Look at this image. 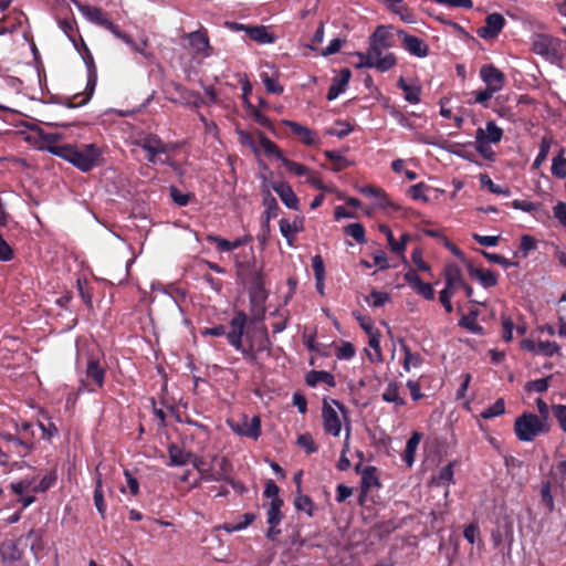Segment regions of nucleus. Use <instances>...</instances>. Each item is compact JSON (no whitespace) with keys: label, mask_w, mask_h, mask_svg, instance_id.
<instances>
[{"label":"nucleus","mask_w":566,"mask_h":566,"mask_svg":"<svg viewBox=\"0 0 566 566\" xmlns=\"http://www.w3.org/2000/svg\"><path fill=\"white\" fill-rule=\"evenodd\" d=\"M346 234L350 235L358 243H364L365 239V229L360 223H350L345 228Z\"/></svg>","instance_id":"5fc2aeb1"},{"label":"nucleus","mask_w":566,"mask_h":566,"mask_svg":"<svg viewBox=\"0 0 566 566\" xmlns=\"http://www.w3.org/2000/svg\"><path fill=\"white\" fill-rule=\"evenodd\" d=\"M398 86L403 91L405 99L410 104H418L420 102L421 88L415 84H407L401 77L398 81Z\"/></svg>","instance_id":"72a5a7b5"},{"label":"nucleus","mask_w":566,"mask_h":566,"mask_svg":"<svg viewBox=\"0 0 566 566\" xmlns=\"http://www.w3.org/2000/svg\"><path fill=\"white\" fill-rule=\"evenodd\" d=\"M560 350V347L555 342H538L537 343V350L536 355H544L547 357H552L555 354H558Z\"/></svg>","instance_id":"09e8293b"},{"label":"nucleus","mask_w":566,"mask_h":566,"mask_svg":"<svg viewBox=\"0 0 566 566\" xmlns=\"http://www.w3.org/2000/svg\"><path fill=\"white\" fill-rule=\"evenodd\" d=\"M401 349L405 355L402 365L406 371H410L411 368H419L422 365L423 358L419 353H412L406 344H401Z\"/></svg>","instance_id":"473e14b6"},{"label":"nucleus","mask_w":566,"mask_h":566,"mask_svg":"<svg viewBox=\"0 0 566 566\" xmlns=\"http://www.w3.org/2000/svg\"><path fill=\"white\" fill-rule=\"evenodd\" d=\"M263 205L265 207V214H266L265 222H266V224H269L270 219L276 216L277 203H276L275 198L269 193L264 197Z\"/></svg>","instance_id":"bf43d9fd"},{"label":"nucleus","mask_w":566,"mask_h":566,"mask_svg":"<svg viewBox=\"0 0 566 566\" xmlns=\"http://www.w3.org/2000/svg\"><path fill=\"white\" fill-rule=\"evenodd\" d=\"M402 42L406 50L418 57H426L429 53V48L420 38L402 34Z\"/></svg>","instance_id":"412c9836"},{"label":"nucleus","mask_w":566,"mask_h":566,"mask_svg":"<svg viewBox=\"0 0 566 566\" xmlns=\"http://www.w3.org/2000/svg\"><path fill=\"white\" fill-rule=\"evenodd\" d=\"M324 155L326 156V158L333 161V170L335 171H340L352 165V163L343 155H340L338 151L326 150Z\"/></svg>","instance_id":"a19ab883"},{"label":"nucleus","mask_w":566,"mask_h":566,"mask_svg":"<svg viewBox=\"0 0 566 566\" xmlns=\"http://www.w3.org/2000/svg\"><path fill=\"white\" fill-rule=\"evenodd\" d=\"M350 78V71L348 69L342 70L339 75L336 76L328 90L327 98L333 101L345 91L346 85Z\"/></svg>","instance_id":"393cba45"},{"label":"nucleus","mask_w":566,"mask_h":566,"mask_svg":"<svg viewBox=\"0 0 566 566\" xmlns=\"http://www.w3.org/2000/svg\"><path fill=\"white\" fill-rule=\"evenodd\" d=\"M346 419V410L340 403L336 400H324L322 420L325 433L338 437L342 431L343 420Z\"/></svg>","instance_id":"39448f33"},{"label":"nucleus","mask_w":566,"mask_h":566,"mask_svg":"<svg viewBox=\"0 0 566 566\" xmlns=\"http://www.w3.org/2000/svg\"><path fill=\"white\" fill-rule=\"evenodd\" d=\"M453 469L452 464L449 463L444 467H442L439 471V473L434 476H432L430 484L434 486H449L453 483Z\"/></svg>","instance_id":"2f4dec72"},{"label":"nucleus","mask_w":566,"mask_h":566,"mask_svg":"<svg viewBox=\"0 0 566 566\" xmlns=\"http://www.w3.org/2000/svg\"><path fill=\"white\" fill-rule=\"evenodd\" d=\"M355 348L352 343L344 342L336 349V357L340 360H347L355 356Z\"/></svg>","instance_id":"4d7b16f0"},{"label":"nucleus","mask_w":566,"mask_h":566,"mask_svg":"<svg viewBox=\"0 0 566 566\" xmlns=\"http://www.w3.org/2000/svg\"><path fill=\"white\" fill-rule=\"evenodd\" d=\"M353 130V127L350 124L346 122H337L335 125L326 130L327 135L336 136L338 138H343L350 134Z\"/></svg>","instance_id":"8fccbe9b"},{"label":"nucleus","mask_w":566,"mask_h":566,"mask_svg":"<svg viewBox=\"0 0 566 566\" xmlns=\"http://www.w3.org/2000/svg\"><path fill=\"white\" fill-rule=\"evenodd\" d=\"M49 153L72 164L78 170L87 172L102 163V150L95 144L87 145H49Z\"/></svg>","instance_id":"f257e3e1"},{"label":"nucleus","mask_w":566,"mask_h":566,"mask_svg":"<svg viewBox=\"0 0 566 566\" xmlns=\"http://www.w3.org/2000/svg\"><path fill=\"white\" fill-rule=\"evenodd\" d=\"M116 38L122 40L124 43L130 46L132 50L142 54L144 57H150V53L146 50L147 40H143L140 43H136L128 34L124 33L123 31H120V36Z\"/></svg>","instance_id":"58836bf2"},{"label":"nucleus","mask_w":566,"mask_h":566,"mask_svg":"<svg viewBox=\"0 0 566 566\" xmlns=\"http://www.w3.org/2000/svg\"><path fill=\"white\" fill-rule=\"evenodd\" d=\"M552 174L558 178L566 177V158L563 153L553 158Z\"/></svg>","instance_id":"864d4df0"},{"label":"nucleus","mask_w":566,"mask_h":566,"mask_svg":"<svg viewBox=\"0 0 566 566\" xmlns=\"http://www.w3.org/2000/svg\"><path fill=\"white\" fill-rule=\"evenodd\" d=\"M547 423L534 413H523L514 423V431L518 440L533 441L537 436L548 432Z\"/></svg>","instance_id":"20e7f679"},{"label":"nucleus","mask_w":566,"mask_h":566,"mask_svg":"<svg viewBox=\"0 0 566 566\" xmlns=\"http://www.w3.org/2000/svg\"><path fill=\"white\" fill-rule=\"evenodd\" d=\"M411 237L408 233H403L399 240H395L394 244H391V252L402 256L405 254L407 244L410 242Z\"/></svg>","instance_id":"052dcab7"},{"label":"nucleus","mask_w":566,"mask_h":566,"mask_svg":"<svg viewBox=\"0 0 566 566\" xmlns=\"http://www.w3.org/2000/svg\"><path fill=\"white\" fill-rule=\"evenodd\" d=\"M381 398L384 401L388 403H392L396 408L402 407L406 403V400L400 395V388L397 382L391 381L387 385L384 390Z\"/></svg>","instance_id":"bb28decb"},{"label":"nucleus","mask_w":566,"mask_h":566,"mask_svg":"<svg viewBox=\"0 0 566 566\" xmlns=\"http://www.w3.org/2000/svg\"><path fill=\"white\" fill-rule=\"evenodd\" d=\"M427 190L428 187L423 182H419L410 187L409 195L413 200L428 202L429 198L427 196Z\"/></svg>","instance_id":"6e6d98bb"},{"label":"nucleus","mask_w":566,"mask_h":566,"mask_svg":"<svg viewBox=\"0 0 566 566\" xmlns=\"http://www.w3.org/2000/svg\"><path fill=\"white\" fill-rule=\"evenodd\" d=\"M294 504L296 510L303 511L310 516L313 515L314 503L312 502L310 496L298 493L297 496L295 497Z\"/></svg>","instance_id":"3c124183"},{"label":"nucleus","mask_w":566,"mask_h":566,"mask_svg":"<svg viewBox=\"0 0 566 566\" xmlns=\"http://www.w3.org/2000/svg\"><path fill=\"white\" fill-rule=\"evenodd\" d=\"M94 505L99 513L102 517L105 516L106 513V504L104 501V492H103V484H102V478L98 474L95 483V490H94Z\"/></svg>","instance_id":"4c0bfd02"},{"label":"nucleus","mask_w":566,"mask_h":566,"mask_svg":"<svg viewBox=\"0 0 566 566\" xmlns=\"http://www.w3.org/2000/svg\"><path fill=\"white\" fill-rule=\"evenodd\" d=\"M182 45L192 59L199 61L211 56L213 52L206 30H197L185 34L182 36Z\"/></svg>","instance_id":"0eeeda50"},{"label":"nucleus","mask_w":566,"mask_h":566,"mask_svg":"<svg viewBox=\"0 0 566 566\" xmlns=\"http://www.w3.org/2000/svg\"><path fill=\"white\" fill-rule=\"evenodd\" d=\"M105 370L99 367L96 360H90L86 366V378L92 381V384L101 388L104 384Z\"/></svg>","instance_id":"c756f323"},{"label":"nucleus","mask_w":566,"mask_h":566,"mask_svg":"<svg viewBox=\"0 0 566 566\" xmlns=\"http://www.w3.org/2000/svg\"><path fill=\"white\" fill-rule=\"evenodd\" d=\"M551 144L546 138H543L539 145V151L533 163L534 168H538L547 158Z\"/></svg>","instance_id":"680f3d73"},{"label":"nucleus","mask_w":566,"mask_h":566,"mask_svg":"<svg viewBox=\"0 0 566 566\" xmlns=\"http://www.w3.org/2000/svg\"><path fill=\"white\" fill-rule=\"evenodd\" d=\"M12 491L19 495V501L22 503L23 507H28L34 502V496L32 492L33 481L31 480H21L19 482L11 484Z\"/></svg>","instance_id":"aec40b11"},{"label":"nucleus","mask_w":566,"mask_h":566,"mask_svg":"<svg viewBox=\"0 0 566 566\" xmlns=\"http://www.w3.org/2000/svg\"><path fill=\"white\" fill-rule=\"evenodd\" d=\"M368 345L374 354H368V359L373 363H381L384 357L380 348V334L378 331L368 334Z\"/></svg>","instance_id":"f704fd0d"},{"label":"nucleus","mask_w":566,"mask_h":566,"mask_svg":"<svg viewBox=\"0 0 566 566\" xmlns=\"http://www.w3.org/2000/svg\"><path fill=\"white\" fill-rule=\"evenodd\" d=\"M552 409L560 429L566 432V406L554 405Z\"/></svg>","instance_id":"774afa93"},{"label":"nucleus","mask_w":566,"mask_h":566,"mask_svg":"<svg viewBox=\"0 0 566 566\" xmlns=\"http://www.w3.org/2000/svg\"><path fill=\"white\" fill-rule=\"evenodd\" d=\"M312 268L314 271L315 280L323 281L325 277V266L321 255H315L312 258Z\"/></svg>","instance_id":"69168bd1"},{"label":"nucleus","mask_w":566,"mask_h":566,"mask_svg":"<svg viewBox=\"0 0 566 566\" xmlns=\"http://www.w3.org/2000/svg\"><path fill=\"white\" fill-rule=\"evenodd\" d=\"M260 145L264 153L269 156H274L282 163V158H285L279 147L269 138L262 136L260 140Z\"/></svg>","instance_id":"de8ad7c7"},{"label":"nucleus","mask_w":566,"mask_h":566,"mask_svg":"<svg viewBox=\"0 0 566 566\" xmlns=\"http://www.w3.org/2000/svg\"><path fill=\"white\" fill-rule=\"evenodd\" d=\"M469 274L476 279L483 287H492L497 283V275L492 270L469 266Z\"/></svg>","instance_id":"b1692460"},{"label":"nucleus","mask_w":566,"mask_h":566,"mask_svg":"<svg viewBox=\"0 0 566 566\" xmlns=\"http://www.w3.org/2000/svg\"><path fill=\"white\" fill-rule=\"evenodd\" d=\"M470 95L472 98L468 101L469 104H480L484 107H488L489 102L493 97L494 93L490 92L488 88H483L474 91Z\"/></svg>","instance_id":"49530a36"},{"label":"nucleus","mask_w":566,"mask_h":566,"mask_svg":"<svg viewBox=\"0 0 566 566\" xmlns=\"http://www.w3.org/2000/svg\"><path fill=\"white\" fill-rule=\"evenodd\" d=\"M282 124L289 127L305 145L318 146L321 144L318 135L311 128L289 119L282 120Z\"/></svg>","instance_id":"4468645a"},{"label":"nucleus","mask_w":566,"mask_h":566,"mask_svg":"<svg viewBox=\"0 0 566 566\" xmlns=\"http://www.w3.org/2000/svg\"><path fill=\"white\" fill-rule=\"evenodd\" d=\"M480 78L485 84V88L494 94L501 92L506 83L504 73L493 64H485L480 69Z\"/></svg>","instance_id":"1a4fd4ad"},{"label":"nucleus","mask_w":566,"mask_h":566,"mask_svg":"<svg viewBox=\"0 0 566 566\" xmlns=\"http://www.w3.org/2000/svg\"><path fill=\"white\" fill-rule=\"evenodd\" d=\"M260 77L266 91L272 94L283 93V86L279 83V74L270 64L265 63L262 66Z\"/></svg>","instance_id":"a211bd4d"},{"label":"nucleus","mask_w":566,"mask_h":566,"mask_svg":"<svg viewBox=\"0 0 566 566\" xmlns=\"http://www.w3.org/2000/svg\"><path fill=\"white\" fill-rule=\"evenodd\" d=\"M358 191L366 197L374 199V205L378 208H386L390 205V200L386 192L379 188L371 185L363 186L358 188Z\"/></svg>","instance_id":"4be33fe9"},{"label":"nucleus","mask_w":566,"mask_h":566,"mask_svg":"<svg viewBox=\"0 0 566 566\" xmlns=\"http://www.w3.org/2000/svg\"><path fill=\"white\" fill-rule=\"evenodd\" d=\"M324 382L329 387H335L334 376L325 370H312L306 376V384L311 387H315L317 384Z\"/></svg>","instance_id":"c85d7f7f"},{"label":"nucleus","mask_w":566,"mask_h":566,"mask_svg":"<svg viewBox=\"0 0 566 566\" xmlns=\"http://www.w3.org/2000/svg\"><path fill=\"white\" fill-rule=\"evenodd\" d=\"M504 27V18L499 13L489 14L485 24L478 30V34L482 39H493L497 36Z\"/></svg>","instance_id":"2eb2a0df"},{"label":"nucleus","mask_w":566,"mask_h":566,"mask_svg":"<svg viewBox=\"0 0 566 566\" xmlns=\"http://www.w3.org/2000/svg\"><path fill=\"white\" fill-rule=\"evenodd\" d=\"M483 255L491 262L503 266L504 269H509L511 266H515L516 264L507 260L505 256L497 253H490L483 251Z\"/></svg>","instance_id":"0e129e2a"},{"label":"nucleus","mask_w":566,"mask_h":566,"mask_svg":"<svg viewBox=\"0 0 566 566\" xmlns=\"http://www.w3.org/2000/svg\"><path fill=\"white\" fill-rule=\"evenodd\" d=\"M177 90L180 93V102L181 103L187 104V105H192L196 107L203 104V99L201 98L199 93L188 91L181 86H178Z\"/></svg>","instance_id":"37998d69"},{"label":"nucleus","mask_w":566,"mask_h":566,"mask_svg":"<svg viewBox=\"0 0 566 566\" xmlns=\"http://www.w3.org/2000/svg\"><path fill=\"white\" fill-rule=\"evenodd\" d=\"M140 147L146 151V157L150 163L163 164L166 160L163 155L168 151V146L156 136L145 137L139 143Z\"/></svg>","instance_id":"f8f14e48"},{"label":"nucleus","mask_w":566,"mask_h":566,"mask_svg":"<svg viewBox=\"0 0 566 566\" xmlns=\"http://www.w3.org/2000/svg\"><path fill=\"white\" fill-rule=\"evenodd\" d=\"M282 165L292 174L298 176V177H304L305 175L310 174V168L302 165V164H298V163H295V161H292V160H289L287 158H282Z\"/></svg>","instance_id":"603ef678"},{"label":"nucleus","mask_w":566,"mask_h":566,"mask_svg":"<svg viewBox=\"0 0 566 566\" xmlns=\"http://www.w3.org/2000/svg\"><path fill=\"white\" fill-rule=\"evenodd\" d=\"M283 505L282 500H274L270 502L269 509H268V517L266 522L269 524V531H268V537L271 539H274L275 536L280 533L279 530H276V526L280 524L282 520V513L281 507Z\"/></svg>","instance_id":"dca6fc26"},{"label":"nucleus","mask_w":566,"mask_h":566,"mask_svg":"<svg viewBox=\"0 0 566 566\" xmlns=\"http://www.w3.org/2000/svg\"><path fill=\"white\" fill-rule=\"evenodd\" d=\"M206 239H207L208 242L214 243L216 248H217V250L219 252H230V251H232L229 240H226L223 238H220V237L213 235V234L207 235Z\"/></svg>","instance_id":"338daca9"},{"label":"nucleus","mask_w":566,"mask_h":566,"mask_svg":"<svg viewBox=\"0 0 566 566\" xmlns=\"http://www.w3.org/2000/svg\"><path fill=\"white\" fill-rule=\"evenodd\" d=\"M385 6L398 14L403 22L411 23L415 21L412 12L409 10L403 0H381Z\"/></svg>","instance_id":"a878e982"},{"label":"nucleus","mask_w":566,"mask_h":566,"mask_svg":"<svg viewBox=\"0 0 566 566\" xmlns=\"http://www.w3.org/2000/svg\"><path fill=\"white\" fill-rule=\"evenodd\" d=\"M421 434L418 432H415L410 439L407 441L406 450L403 453V461L408 467H411L415 462V453L416 450L420 443Z\"/></svg>","instance_id":"c9c22d12"},{"label":"nucleus","mask_w":566,"mask_h":566,"mask_svg":"<svg viewBox=\"0 0 566 566\" xmlns=\"http://www.w3.org/2000/svg\"><path fill=\"white\" fill-rule=\"evenodd\" d=\"M390 45L389 33L384 28H378L373 34L370 45L367 50L371 61L377 64L374 65V69L380 72H386L395 66V55L386 51Z\"/></svg>","instance_id":"f03ea898"},{"label":"nucleus","mask_w":566,"mask_h":566,"mask_svg":"<svg viewBox=\"0 0 566 566\" xmlns=\"http://www.w3.org/2000/svg\"><path fill=\"white\" fill-rule=\"evenodd\" d=\"M505 412V401L503 398L496 399V401L491 405L490 407L485 408L481 415L480 418L482 419H491L494 417H499Z\"/></svg>","instance_id":"79ce46f5"},{"label":"nucleus","mask_w":566,"mask_h":566,"mask_svg":"<svg viewBox=\"0 0 566 566\" xmlns=\"http://www.w3.org/2000/svg\"><path fill=\"white\" fill-rule=\"evenodd\" d=\"M532 49L534 53L555 61L566 53V42L547 34H536L532 40Z\"/></svg>","instance_id":"423d86ee"},{"label":"nucleus","mask_w":566,"mask_h":566,"mask_svg":"<svg viewBox=\"0 0 566 566\" xmlns=\"http://www.w3.org/2000/svg\"><path fill=\"white\" fill-rule=\"evenodd\" d=\"M192 464L205 481L220 482L229 480L230 464L226 458L212 457L210 460L195 458Z\"/></svg>","instance_id":"7ed1b4c3"},{"label":"nucleus","mask_w":566,"mask_h":566,"mask_svg":"<svg viewBox=\"0 0 566 566\" xmlns=\"http://www.w3.org/2000/svg\"><path fill=\"white\" fill-rule=\"evenodd\" d=\"M480 184L482 187L488 188L492 193L502 195L505 197L511 195L509 188H504L494 184L486 174L480 175Z\"/></svg>","instance_id":"a18cd8bd"},{"label":"nucleus","mask_w":566,"mask_h":566,"mask_svg":"<svg viewBox=\"0 0 566 566\" xmlns=\"http://www.w3.org/2000/svg\"><path fill=\"white\" fill-rule=\"evenodd\" d=\"M302 230V220L295 219L293 222H290L286 219H282L280 221V231L282 235L287 240L290 245H292L295 234Z\"/></svg>","instance_id":"cd10ccee"},{"label":"nucleus","mask_w":566,"mask_h":566,"mask_svg":"<svg viewBox=\"0 0 566 566\" xmlns=\"http://www.w3.org/2000/svg\"><path fill=\"white\" fill-rule=\"evenodd\" d=\"M230 429L239 436L258 439L261 433L260 419L258 417L248 418L243 416L240 420L235 421L229 419L227 421Z\"/></svg>","instance_id":"9d476101"},{"label":"nucleus","mask_w":566,"mask_h":566,"mask_svg":"<svg viewBox=\"0 0 566 566\" xmlns=\"http://www.w3.org/2000/svg\"><path fill=\"white\" fill-rule=\"evenodd\" d=\"M349 440H350V426L347 424L345 428V439H344L343 450L340 453V458L337 462V469L340 471H346L350 468V461L347 458V452L349 451Z\"/></svg>","instance_id":"e433bc0d"},{"label":"nucleus","mask_w":566,"mask_h":566,"mask_svg":"<svg viewBox=\"0 0 566 566\" xmlns=\"http://www.w3.org/2000/svg\"><path fill=\"white\" fill-rule=\"evenodd\" d=\"M503 137V130L495 122L489 120L485 123V127H480L475 132V139L485 142L489 144H497Z\"/></svg>","instance_id":"f3484780"},{"label":"nucleus","mask_w":566,"mask_h":566,"mask_svg":"<svg viewBox=\"0 0 566 566\" xmlns=\"http://www.w3.org/2000/svg\"><path fill=\"white\" fill-rule=\"evenodd\" d=\"M541 502L546 507L548 512H553L555 510L554 497L552 494V485L551 482H543L539 489Z\"/></svg>","instance_id":"ea45409f"},{"label":"nucleus","mask_w":566,"mask_h":566,"mask_svg":"<svg viewBox=\"0 0 566 566\" xmlns=\"http://www.w3.org/2000/svg\"><path fill=\"white\" fill-rule=\"evenodd\" d=\"M247 323V315L238 313L230 322L231 331L227 333V339L231 346L244 356H252L253 347H244L242 344V336Z\"/></svg>","instance_id":"6e6552de"},{"label":"nucleus","mask_w":566,"mask_h":566,"mask_svg":"<svg viewBox=\"0 0 566 566\" xmlns=\"http://www.w3.org/2000/svg\"><path fill=\"white\" fill-rule=\"evenodd\" d=\"M272 188L289 209L298 210V199L289 184L276 182Z\"/></svg>","instance_id":"6ab92c4d"},{"label":"nucleus","mask_w":566,"mask_h":566,"mask_svg":"<svg viewBox=\"0 0 566 566\" xmlns=\"http://www.w3.org/2000/svg\"><path fill=\"white\" fill-rule=\"evenodd\" d=\"M446 286L442 291L455 294L462 286H464V279L460 266L455 263L446 265L444 268Z\"/></svg>","instance_id":"ddd939ff"},{"label":"nucleus","mask_w":566,"mask_h":566,"mask_svg":"<svg viewBox=\"0 0 566 566\" xmlns=\"http://www.w3.org/2000/svg\"><path fill=\"white\" fill-rule=\"evenodd\" d=\"M251 40L260 44H270L275 41L273 33L264 25L244 27L243 28Z\"/></svg>","instance_id":"5701e85b"},{"label":"nucleus","mask_w":566,"mask_h":566,"mask_svg":"<svg viewBox=\"0 0 566 566\" xmlns=\"http://www.w3.org/2000/svg\"><path fill=\"white\" fill-rule=\"evenodd\" d=\"M81 13L92 23L104 27L114 36H120V29L106 18L103 11L94 6L78 4Z\"/></svg>","instance_id":"9b49d317"},{"label":"nucleus","mask_w":566,"mask_h":566,"mask_svg":"<svg viewBox=\"0 0 566 566\" xmlns=\"http://www.w3.org/2000/svg\"><path fill=\"white\" fill-rule=\"evenodd\" d=\"M168 454H169V465L171 467H179L185 465L189 462L191 454L189 452H186L184 449L178 447L177 444H171L168 448Z\"/></svg>","instance_id":"7c9ffc66"},{"label":"nucleus","mask_w":566,"mask_h":566,"mask_svg":"<svg viewBox=\"0 0 566 566\" xmlns=\"http://www.w3.org/2000/svg\"><path fill=\"white\" fill-rule=\"evenodd\" d=\"M297 444L301 448H303L306 451V453H314V452L317 451V447H316V444L314 442V439L308 433L301 434L297 438Z\"/></svg>","instance_id":"e2e57ef3"},{"label":"nucleus","mask_w":566,"mask_h":566,"mask_svg":"<svg viewBox=\"0 0 566 566\" xmlns=\"http://www.w3.org/2000/svg\"><path fill=\"white\" fill-rule=\"evenodd\" d=\"M378 476L376 474V469L373 467L366 468L361 474V486L365 491H368L373 488L378 486Z\"/></svg>","instance_id":"c03bdc74"},{"label":"nucleus","mask_w":566,"mask_h":566,"mask_svg":"<svg viewBox=\"0 0 566 566\" xmlns=\"http://www.w3.org/2000/svg\"><path fill=\"white\" fill-rule=\"evenodd\" d=\"M536 249H537V242L532 235H528V234L522 235L521 242H520V250H521L523 256L526 258L531 251H534Z\"/></svg>","instance_id":"13d9d810"}]
</instances>
